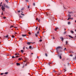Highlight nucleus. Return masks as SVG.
<instances>
[{"label":"nucleus","mask_w":76,"mask_h":76,"mask_svg":"<svg viewBox=\"0 0 76 76\" xmlns=\"http://www.w3.org/2000/svg\"><path fill=\"white\" fill-rule=\"evenodd\" d=\"M2 10L4 12L5 11V8H4L3 5H2V7H1Z\"/></svg>","instance_id":"1"},{"label":"nucleus","mask_w":76,"mask_h":76,"mask_svg":"<svg viewBox=\"0 0 76 76\" xmlns=\"http://www.w3.org/2000/svg\"><path fill=\"white\" fill-rule=\"evenodd\" d=\"M60 48H61V47L60 46H58L56 48V50L57 52H58V49H60Z\"/></svg>","instance_id":"2"},{"label":"nucleus","mask_w":76,"mask_h":76,"mask_svg":"<svg viewBox=\"0 0 76 76\" xmlns=\"http://www.w3.org/2000/svg\"><path fill=\"white\" fill-rule=\"evenodd\" d=\"M60 38L61 39L62 41H63L64 40V39L63 38V37H60Z\"/></svg>","instance_id":"3"},{"label":"nucleus","mask_w":76,"mask_h":76,"mask_svg":"<svg viewBox=\"0 0 76 76\" xmlns=\"http://www.w3.org/2000/svg\"><path fill=\"white\" fill-rule=\"evenodd\" d=\"M31 43V44H33V43H31V42H28L27 43V44H28V45H30V44Z\"/></svg>","instance_id":"4"},{"label":"nucleus","mask_w":76,"mask_h":76,"mask_svg":"<svg viewBox=\"0 0 76 76\" xmlns=\"http://www.w3.org/2000/svg\"><path fill=\"white\" fill-rule=\"evenodd\" d=\"M5 7H6L7 9H9V7L7 5H6L5 6Z\"/></svg>","instance_id":"5"},{"label":"nucleus","mask_w":76,"mask_h":76,"mask_svg":"<svg viewBox=\"0 0 76 76\" xmlns=\"http://www.w3.org/2000/svg\"><path fill=\"white\" fill-rule=\"evenodd\" d=\"M68 36L70 38H73V37H72V36H71V35H69Z\"/></svg>","instance_id":"6"},{"label":"nucleus","mask_w":76,"mask_h":76,"mask_svg":"<svg viewBox=\"0 0 76 76\" xmlns=\"http://www.w3.org/2000/svg\"><path fill=\"white\" fill-rule=\"evenodd\" d=\"M16 64L17 66H20V64H19V63H17Z\"/></svg>","instance_id":"7"},{"label":"nucleus","mask_w":76,"mask_h":76,"mask_svg":"<svg viewBox=\"0 0 76 76\" xmlns=\"http://www.w3.org/2000/svg\"><path fill=\"white\" fill-rule=\"evenodd\" d=\"M22 37H26V35H25V34H22Z\"/></svg>","instance_id":"8"},{"label":"nucleus","mask_w":76,"mask_h":76,"mask_svg":"<svg viewBox=\"0 0 76 76\" xmlns=\"http://www.w3.org/2000/svg\"><path fill=\"white\" fill-rule=\"evenodd\" d=\"M71 33H72V34H74V31H71Z\"/></svg>","instance_id":"9"},{"label":"nucleus","mask_w":76,"mask_h":76,"mask_svg":"<svg viewBox=\"0 0 76 76\" xmlns=\"http://www.w3.org/2000/svg\"><path fill=\"white\" fill-rule=\"evenodd\" d=\"M8 35H7L6 36L4 37H5V38H8Z\"/></svg>","instance_id":"10"},{"label":"nucleus","mask_w":76,"mask_h":76,"mask_svg":"<svg viewBox=\"0 0 76 76\" xmlns=\"http://www.w3.org/2000/svg\"><path fill=\"white\" fill-rule=\"evenodd\" d=\"M4 74L5 75H7V74H8V72H5Z\"/></svg>","instance_id":"11"},{"label":"nucleus","mask_w":76,"mask_h":76,"mask_svg":"<svg viewBox=\"0 0 76 76\" xmlns=\"http://www.w3.org/2000/svg\"><path fill=\"white\" fill-rule=\"evenodd\" d=\"M73 60H76V55L75 58H73Z\"/></svg>","instance_id":"12"},{"label":"nucleus","mask_w":76,"mask_h":76,"mask_svg":"<svg viewBox=\"0 0 76 76\" xmlns=\"http://www.w3.org/2000/svg\"><path fill=\"white\" fill-rule=\"evenodd\" d=\"M58 28H55V31H57V29H58Z\"/></svg>","instance_id":"13"},{"label":"nucleus","mask_w":76,"mask_h":76,"mask_svg":"<svg viewBox=\"0 0 76 76\" xmlns=\"http://www.w3.org/2000/svg\"><path fill=\"white\" fill-rule=\"evenodd\" d=\"M21 52L22 53H23V50H21Z\"/></svg>","instance_id":"14"},{"label":"nucleus","mask_w":76,"mask_h":76,"mask_svg":"<svg viewBox=\"0 0 76 76\" xmlns=\"http://www.w3.org/2000/svg\"><path fill=\"white\" fill-rule=\"evenodd\" d=\"M32 48V46H30L29 47V48L30 49H31V48Z\"/></svg>","instance_id":"15"},{"label":"nucleus","mask_w":76,"mask_h":76,"mask_svg":"<svg viewBox=\"0 0 76 76\" xmlns=\"http://www.w3.org/2000/svg\"><path fill=\"white\" fill-rule=\"evenodd\" d=\"M68 25H70V22H68Z\"/></svg>","instance_id":"16"},{"label":"nucleus","mask_w":76,"mask_h":76,"mask_svg":"<svg viewBox=\"0 0 76 76\" xmlns=\"http://www.w3.org/2000/svg\"><path fill=\"white\" fill-rule=\"evenodd\" d=\"M3 5H4V7H6V4H3Z\"/></svg>","instance_id":"17"},{"label":"nucleus","mask_w":76,"mask_h":76,"mask_svg":"<svg viewBox=\"0 0 76 76\" xmlns=\"http://www.w3.org/2000/svg\"><path fill=\"white\" fill-rule=\"evenodd\" d=\"M53 72H54V73H56V71H55V70H53Z\"/></svg>","instance_id":"18"},{"label":"nucleus","mask_w":76,"mask_h":76,"mask_svg":"<svg viewBox=\"0 0 76 76\" xmlns=\"http://www.w3.org/2000/svg\"><path fill=\"white\" fill-rule=\"evenodd\" d=\"M6 2L7 3H8V0H5Z\"/></svg>","instance_id":"19"},{"label":"nucleus","mask_w":76,"mask_h":76,"mask_svg":"<svg viewBox=\"0 0 76 76\" xmlns=\"http://www.w3.org/2000/svg\"><path fill=\"white\" fill-rule=\"evenodd\" d=\"M45 55L46 57H47V56H48V55H47V53H45Z\"/></svg>","instance_id":"20"},{"label":"nucleus","mask_w":76,"mask_h":76,"mask_svg":"<svg viewBox=\"0 0 76 76\" xmlns=\"http://www.w3.org/2000/svg\"><path fill=\"white\" fill-rule=\"evenodd\" d=\"M18 60H22V58H18Z\"/></svg>","instance_id":"21"},{"label":"nucleus","mask_w":76,"mask_h":76,"mask_svg":"<svg viewBox=\"0 0 76 76\" xmlns=\"http://www.w3.org/2000/svg\"><path fill=\"white\" fill-rule=\"evenodd\" d=\"M13 26H11L10 27V28H13Z\"/></svg>","instance_id":"22"},{"label":"nucleus","mask_w":76,"mask_h":76,"mask_svg":"<svg viewBox=\"0 0 76 76\" xmlns=\"http://www.w3.org/2000/svg\"><path fill=\"white\" fill-rule=\"evenodd\" d=\"M4 73H1L0 74L1 75H4Z\"/></svg>","instance_id":"23"},{"label":"nucleus","mask_w":76,"mask_h":76,"mask_svg":"<svg viewBox=\"0 0 76 76\" xmlns=\"http://www.w3.org/2000/svg\"><path fill=\"white\" fill-rule=\"evenodd\" d=\"M21 15H22L23 16H25V15L22 13H21Z\"/></svg>","instance_id":"24"},{"label":"nucleus","mask_w":76,"mask_h":76,"mask_svg":"<svg viewBox=\"0 0 76 76\" xmlns=\"http://www.w3.org/2000/svg\"><path fill=\"white\" fill-rule=\"evenodd\" d=\"M35 34V36H36V37H37V35H38V34Z\"/></svg>","instance_id":"25"},{"label":"nucleus","mask_w":76,"mask_h":76,"mask_svg":"<svg viewBox=\"0 0 76 76\" xmlns=\"http://www.w3.org/2000/svg\"><path fill=\"white\" fill-rule=\"evenodd\" d=\"M68 17H71V15H68Z\"/></svg>","instance_id":"26"},{"label":"nucleus","mask_w":76,"mask_h":76,"mask_svg":"<svg viewBox=\"0 0 76 76\" xmlns=\"http://www.w3.org/2000/svg\"><path fill=\"white\" fill-rule=\"evenodd\" d=\"M59 58H60V59H61V56H59Z\"/></svg>","instance_id":"27"},{"label":"nucleus","mask_w":76,"mask_h":76,"mask_svg":"<svg viewBox=\"0 0 76 76\" xmlns=\"http://www.w3.org/2000/svg\"><path fill=\"white\" fill-rule=\"evenodd\" d=\"M70 19H71V20H73V18H70Z\"/></svg>","instance_id":"28"},{"label":"nucleus","mask_w":76,"mask_h":76,"mask_svg":"<svg viewBox=\"0 0 76 76\" xmlns=\"http://www.w3.org/2000/svg\"><path fill=\"white\" fill-rule=\"evenodd\" d=\"M66 44H67V43H68V42H67V41H66Z\"/></svg>","instance_id":"29"},{"label":"nucleus","mask_w":76,"mask_h":76,"mask_svg":"<svg viewBox=\"0 0 76 76\" xmlns=\"http://www.w3.org/2000/svg\"><path fill=\"white\" fill-rule=\"evenodd\" d=\"M33 6H35V3H33Z\"/></svg>","instance_id":"30"},{"label":"nucleus","mask_w":76,"mask_h":76,"mask_svg":"<svg viewBox=\"0 0 76 76\" xmlns=\"http://www.w3.org/2000/svg\"><path fill=\"white\" fill-rule=\"evenodd\" d=\"M67 19L69 20V19H70V18H68Z\"/></svg>","instance_id":"31"},{"label":"nucleus","mask_w":76,"mask_h":76,"mask_svg":"<svg viewBox=\"0 0 76 76\" xmlns=\"http://www.w3.org/2000/svg\"><path fill=\"white\" fill-rule=\"evenodd\" d=\"M12 38H14L15 37V36L13 35H12Z\"/></svg>","instance_id":"32"},{"label":"nucleus","mask_w":76,"mask_h":76,"mask_svg":"<svg viewBox=\"0 0 76 76\" xmlns=\"http://www.w3.org/2000/svg\"><path fill=\"white\" fill-rule=\"evenodd\" d=\"M16 58H18V57H19V56H15V57Z\"/></svg>","instance_id":"33"},{"label":"nucleus","mask_w":76,"mask_h":76,"mask_svg":"<svg viewBox=\"0 0 76 76\" xmlns=\"http://www.w3.org/2000/svg\"><path fill=\"white\" fill-rule=\"evenodd\" d=\"M15 56H12V58H15Z\"/></svg>","instance_id":"34"},{"label":"nucleus","mask_w":76,"mask_h":76,"mask_svg":"<svg viewBox=\"0 0 76 76\" xmlns=\"http://www.w3.org/2000/svg\"><path fill=\"white\" fill-rule=\"evenodd\" d=\"M28 34H29V35H31V33L29 32L28 33Z\"/></svg>","instance_id":"35"},{"label":"nucleus","mask_w":76,"mask_h":76,"mask_svg":"<svg viewBox=\"0 0 76 76\" xmlns=\"http://www.w3.org/2000/svg\"><path fill=\"white\" fill-rule=\"evenodd\" d=\"M37 28H38V27H36V31H37Z\"/></svg>","instance_id":"36"},{"label":"nucleus","mask_w":76,"mask_h":76,"mask_svg":"<svg viewBox=\"0 0 76 76\" xmlns=\"http://www.w3.org/2000/svg\"><path fill=\"white\" fill-rule=\"evenodd\" d=\"M18 12L19 13H20V10L18 11Z\"/></svg>","instance_id":"37"},{"label":"nucleus","mask_w":76,"mask_h":76,"mask_svg":"<svg viewBox=\"0 0 76 76\" xmlns=\"http://www.w3.org/2000/svg\"><path fill=\"white\" fill-rule=\"evenodd\" d=\"M39 41H40V42H42V39H40V40H39Z\"/></svg>","instance_id":"38"},{"label":"nucleus","mask_w":76,"mask_h":76,"mask_svg":"<svg viewBox=\"0 0 76 76\" xmlns=\"http://www.w3.org/2000/svg\"><path fill=\"white\" fill-rule=\"evenodd\" d=\"M23 10V8H22V9H21V10Z\"/></svg>","instance_id":"39"},{"label":"nucleus","mask_w":76,"mask_h":76,"mask_svg":"<svg viewBox=\"0 0 76 76\" xmlns=\"http://www.w3.org/2000/svg\"><path fill=\"white\" fill-rule=\"evenodd\" d=\"M39 34V31H38V32H37V34Z\"/></svg>","instance_id":"40"},{"label":"nucleus","mask_w":76,"mask_h":76,"mask_svg":"<svg viewBox=\"0 0 76 76\" xmlns=\"http://www.w3.org/2000/svg\"><path fill=\"white\" fill-rule=\"evenodd\" d=\"M70 56H71V57H72V56H73V55H70Z\"/></svg>","instance_id":"41"},{"label":"nucleus","mask_w":76,"mask_h":76,"mask_svg":"<svg viewBox=\"0 0 76 76\" xmlns=\"http://www.w3.org/2000/svg\"><path fill=\"white\" fill-rule=\"evenodd\" d=\"M64 72H66V70L65 69H64Z\"/></svg>","instance_id":"42"},{"label":"nucleus","mask_w":76,"mask_h":76,"mask_svg":"<svg viewBox=\"0 0 76 76\" xmlns=\"http://www.w3.org/2000/svg\"><path fill=\"white\" fill-rule=\"evenodd\" d=\"M66 50V48H65L64 49V50Z\"/></svg>","instance_id":"43"},{"label":"nucleus","mask_w":76,"mask_h":76,"mask_svg":"<svg viewBox=\"0 0 76 76\" xmlns=\"http://www.w3.org/2000/svg\"><path fill=\"white\" fill-rule=\"evenodd\" d=\"M66 33V32L65 31L64 33V34H65Z\"/></svg>","instance_id":"44"},{"label":"nucleus","mask_w":76,"mask_h":76,"mask_svg":"<svg viewBox=\"0 0 76 76\" xmlns=\"http://www.w3.org/2000/svg\"><path fill=\"white\" fill-rule=\"evenodd\" d=\"M15 56H16V55H18V54L17 53H16V54H15Z\"/></svg>","instance_id":"45"},{"label":"nucleus","mask_w":76,"mask_h":76,"mask_svg":"<svg viewBox=\"0 0 76 76\" xmlns=\"http://www.w3.org/2000/svg\"><path fill=\"white\" fill-rule=\"evenodd\" d=\"M38 18H36V20H38Z\"/></svg>","instance_id":"46"},{"label":"nucleus","mask_w":76,"mask_h":76,"mask_svg":"<svg viewBox=\"0 0 76 76\" xmlns=\"http://www.w3.org/2000/svg\"><path fill=\"white\" fill-rule=\"evenodd\" d=\"M28 9H29V6H28Z\"/></svg>","instance_id":"47"},{"label":"nucleus","mask_w":76,"mask_h":76,"mask_svg":"<svg viewBox=\"0 0 76 76\" xmlns=\"http://www.w3.org/2000/svg\"><path fill=\"white\" fill-rule=\"evenodd\" d=\"M50 64H51V63H49L48 64V65H50Z\"/></svg>","instance_id":"48"},{"label":"nucleus","mask_w":76,"mask_h":76,"mask_svg":"<svg viewBox=\"0 0 76 76\" xmlns=\"http://www.w3.org/2000/svg\"><path fill=\"white\" fill-rule=\"evenodd\" d=\"M38 20H39V22L40 21V20H39V19Z\"/></svg>","instance_id":"49"},{"label":"nucleus","mask_w":76,"mask_h":76,"mask_svg":"<svg viewBox=\"0 0 76 76\" xmlns=\"http://www.w3.org/2000/svg\"><path fill=\"white\" fill-rule=\"evenodd\" d=\"M4 19H5L6 18V17H3Z\"/></svg>","instance_id":"50"},{"label":"nucleus","mask_w":76,"mask_h":76,"mask_svg":"<svg viewBox=\"0 0 76 76\" xmlns=\"http://www.w3.org/2000/svg\"><path fill=\"white\" fill-rule=\"evenodd\" d=\"M0 6H2V5H1V4H0Z\"/></svg>","instance_id":"51"},{"label":"nucleus","mask_w":76,"mask_h":76,"mask_svg":"<svg viewBox=\"0 0 76 76\" xmlns=\"http://www.w3.org/2000/svg\"><path fill=\"white\" fill-rule=\"evenodd\" d=\"M2 4V2H1V3L0 4Z\"/></svg>","instance_id":"52"},{"label":"nucleus","mask_w":76,"mask_h":76,"mask_svg":"<svg viewBox=\"0 0 76 76\" xmlns=\"http://www.w3.org/2000/svg\"><path fill=\"white\" fill-rule=\"evenodd\" d=\"M2 15H3V12H2V14H1Z\"/></svg>","instance_id":"53"},{"label":"nucleus","mask_w":76,"mask_h":76,"mask_svg":"<svg viewBox=\"0 0 76 76\" xmlns=\"http://www.w3.org/2000/svg\"><path fill=\"white\" fill-rule=\"evenodd\" d=\"M71 53H72V54H73V52H71Z\"/></svg>","instance_id":"54"},{"label":"nucleus","mask_w":76,"mask_h":76,"mask_svg":"<svg viewBox=\"0 0 76 76\" xmlns=\"http://www.w3.org/2000/svg\"><path fill=\"white\" fill-rule=\"evenodd\" d=\"M23 49H25V47L23 48Z\"/></svg>","instance_id":"55"},{"label":"nucleus","mask_w":76,"mask_h":76,"mask_svg":"<svg viewBox=\"0 0 76 76\" xmlns=\"http://www.w3.org/2000/svg\"><path fill=\"white\" fill-rule=\"evenodd\" d=\"M66 28H65V29H64V30H65V31H66Z\"/></svg>","instance_id":"56"},{"label":"nucleus","mask_w":76,"mask_h":76,"mask_svg":"<svg viewBox=\"0 0 76 76\" xmlns=\"http://www.w3.org/2000/svg\"><path fill=\"white\" fill-rule=\"evenodd\" d=\"M15 34H17V33H15Z\"/></svg>","instance_id":"57"},{"label":"nucleus","mask_w":76,"mask_h":76,"mask_svg":"<svg viewBox=\"0 0 76 76\" xmlns=\"http://www.w3.org/2000/svg\"><path fill=\"white\" fill-rule=\"evenodd\" d=\"M75 32H76V29L75 30Z\"/></svg>","instance_id":"58"},{"label":"nucleus","mask_w":76,"mask_h":76,"mask_svg":"<svg viewBox=\"0 0 76 76\" xmlns=\"http://www.w3.org/2000/svg\"><path fill=\"white\" fill-rule=\"evenodd\" d=\"M31 54H33V53H31Z\"/></svg>","instance_id":"59"},{"label":"nucleus","mask_w":76,"mask_h":76,"mask_svg":"<svg viewBox=\"0 0 76 76\" xmlns=\"http://www.w3.org/2000/svg\"><path fill=\"white\" fill-rule=\"evenodd\" d=\"M53 39H54V37H53Z\"/></svg>","instance_id":"60"},{"label":"nucleus","mask_w":76,"mask_h":76,"mask_svg":"<svg viewBox=\"0 0 76 76\" xmlns=\"http://www.w3.org/2000/svg\"><path fill=\"white\" fill-rule=\"evenodd\" d=\"M17 54H18V55H19V54H18V53Z\"/></svg>","instance_id":"61"},{"label":"nucleus","mask_w":76,"mask_h":76,"mask_svg":"<svg viewBox=\"0 0 76 76\" xmlns=\"http://www.w3.org/2000/svg\"><path fill=\"white\" fill-rule=\"evenodd\" d=\"M26 49H28V48L26 47Z\"/></svg>","instance_id":"62"},{"label":"nucleus","mask_w":76,"mask_h":76,"mask_svg":"<svg viewBox=\"0 0 76 76\" xmlns=\"http://www.w3.org/2000/svg\"><path fill=\"white\" fill-rule=\"evenodd\" d=\"M75 22L76 23V20L75 21Z\"/></svg>","instance_id":"63"},{"label":"nucleus","mask_w":76,"mask_h":76,"mask_svg":"<svg viewBox=\"0 0 76 76\" xmlns=\"http://www.w3.org/2000/svg\"><path fill=\"white\" fill-rule=\"evenodd\" d=\"M75 37H76V36H75Z\"/></svg>","instance_id":"64"}]
</instances>
